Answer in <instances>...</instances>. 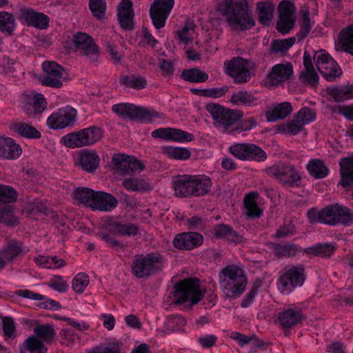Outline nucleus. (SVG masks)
<instances>
[{
  "label": "nucleus",
  "mask_w": 353,
  "mask_h": 353,
  "mask_svg": "<svg viewBox=\"0 0 353 353\" xmlns=\"http://www.w3.org/2000/svg\"><path fill=\"white\" fill-rule=\"evenodd\" d=\"M304 129V125L294 115L292 119L288 120L285 123L279 126V130L290 135H296Z\"/></svg>",
  "instance_id": "49"
},
{
  "label": "nucleus",
  "mask_w": 353,
  "mask_h": 353,
  "mask_svg": "<svg viewBox=\"0 0 353 353\" xmlns=\"http://www.w3.org/2000/svg\"><path fill=\"white\" fill-rule=\"evenodd\" d=\"M174 0H154L150 9L152 23L157 29L165 26L174 6Z\"/></svg>",
  "instance_id": "16"
},
{
  "label": "nucleus",
  "mask_w": 353,
  "mask_h": 353,
  "mask_svg": "<svg viewBox=\"0 0 353 353\" xmlns=\"http://www.w3.org/2000/svg\"><path fill=\"white\" fill-rule=\"evenodd\" d=\"M336 50H342L353 54V26L343 29L339 34Z\"/></svg>",
  "instance_id": "37"
},
{
  "label": "nucleus",
  "mask_w": 353,
  "mask_h": 353,
  "mask_svg": "<svg viewBox=\"0 0 353 353\" xmlns=\"http://www.w3.org/2000/svg\"><path fill=\"white\" fill-rule=\"evenodd\" d=\"M332 305L336 307H353V292H343L337 295Z\"/></svg>",
  "instance_id": "57"
},
{
  "label": "nucleus",
  "mask_w": 353,
  "mask_h": 353,
  "mask_svg": "<svg viewBox=\"0 0 353 353\" xmlns=\"http://www.w3.org/2000/svg\"><path fill=\"white\" fill-rule=\"evenodd\" d=\"M295 116L305 126L316 120V112L313 108L303 107L295 114Z\"/></svg>",
  "instance_id": "55"
},
{
  "label": "nucleus",
  "mask_w": 353,
  "mask_h": 353,
  "mask_svg": "<svg viewBox=\"0 0 353 353\" xmlns=\"http://www.w3.org/2000/svg\"><path fill=\"white\" fill-rule=\"evenodd\" d=\"M181 77L185 81L191 83H203L208 79V74L198 68L184 70Z\"/></svg>",
  "instance_id": "51"
},
{
  "label": "nucleus",
  "mask_w": 353,
  "mask_h": 353,
  "mask_svg": "<svg viewBox=\"0 0 353 353\" xmlns=\"http://www.w3.org/2000/svg\"><path fill=\"white\" fill-rule=\"evenodd\" d=\"M89 283V276L83 272H79L74 276L72 281V288L76 293L81 294L85 291Z\"/></svg>",
  "instance_id": "53"
},
{
  "label": "nucleus",
  "mask_w": 353,
  "mask_h": 353,
  "mask_svg": "<svg viewBox=\"0 0 353 353\" xmlns=\"http://www.w3.org/2000/svg\"><path fill=\"white\" fill-rule=\"evenodd\" d=\"M334 250V246L329 243L317 244L315 246L308 248L306 252L308 254H313L323 257L330 256L332 255Z\"/></svg>",
  "instance_id": "58"
},
{
  "label": "nucleus",
  "mask_w": 353,
  "mask_h": 353,
  "mask_svg": "<svg viewBox=\"0 0 353 353\" xmlns=\"http://www.w3.org/2000/svg\"><path fill=\"white\" fill-rule=\"evenodd\" d=\"M255 101L254 97L247 91H239L232 94L230 101L234 105H250Z\"/></svg>",
  "instance_id": "54"
},
{
  "label": "nucleus",
  "mask_w": 353,
  "mask_h": 353,
  "mask_svg": "<svg viewBox=\"0 0 353 353\" xmlns=\"http://www.w3.org/2000/svg\"><path fill=\"white\" fill-rule=\"evenodd\" d=\"M322 76L329 81H334L342 74V70L338 63L332 59L331 61L318 68Z\"/></svg>",
  "instance_id": "38"
},
{
  "label": "nucleus",
  "mask_w": 353,
  "mask_h": 353,
  "mask_svg": "<svg viewBox=\"0 0 353 353\" xmlns=\"http://www.w3.org/2000/svg\"><path fill=\"white\" fill-rule=\"evenodd\" d=\"M314 23V21H311L309 18V11H305L303 14V19L301 23L300 30L296 34L299 40H302L308 35Z\"/></svg>",
  "instance_id": "60"
},
{
  "label": "nucleus",
  "mask_w": 353,
  "mask_h": 353,
  "mask_svg": "<svg viewBox=\"0 0 353 353\" xmlns=\"http://www.w3.org/2000/svg\"><path fill=\"white\" fill-rule=\"evenodd\" d=\"M304 70L301 71L300 79L304 82L312 85L318 82L319 77L312 65L310 55L306 52L303 55Z\"/></svg>",
  "instance_id": "34"
},
{
  "label": "nucleus",
  "mask_w": 353,
  "mask_h": 353,
  "mask_svg": "<svg viewBox=\"0 0 353 353\" xmlns=\"http://www.w3.org/2000/svg\"><path fill=\"white\" fill-rule=\"evenodd\" d=\"M161 150L162 154L166 157L174 160L185 161L191 156V152L188 148L182 147L168 145L163 147Z\"/></svg>",
  "instance_id": "42"
},
{
  "label": "nucleus",
  "mask_w": 353,
  "mask_h": 353,
  "mask_svg": "<svg viewBox=\"0 0 353 353\" xmlns=\"http://www.w3.org/2000/svg\"><path fill=\"white\" fill-rule=\"evenodd\" d=\"M327 92L336 102L353 99V84L331 87L327 89Z\"/></svg>",
  "instance_id": "35"
},
{
  "label": "nucleus",
  "mask_w": 353,
  "mask_h": 353,
  "mask_svg": "<svg viewBox=\"0 0 353 353\" xmlns=\"http://www.w3.org/2000/svg\"><path fill=\"white\" fill-rule=\"evenodd\" d=\"M19 145L10 138L0 137V157L7 159H15L21 154Z\"/></svg>",
  "instance_id": "28"
},
{
  "label": "nucleus",
  "mask_w": 353,
  "mask_h": 353,
  "mask_svg": "<svg viewBox=\"0 0 353 353\" xmlns=\"http://www.w3.org/2000/svg\"><path fill=\"white\" fill-rule=\"evenodd\" d=\"M166 265V260L159 252L137 254L132 263V274L138 279L148 278L161 271Z\"/></svg>",
  "instance_id": "6"
},
{
  "label": "nucleus",
  "mask_w": 353,
  "mask_h": 353,
  "mask_svg": "<svg viewBox=\"0 0 353 353\" xmlns=\"http://www.w3.org/2000/svg\"><path fill=\"white\" fill-rule=\"evenodd\" d=\"M131 0H122L117 7V18L121 27L125 30L134 28V11Z\"/></svg>",
  "instance_id": "24"
},
{
  "label": "nucleus",
  "mask_w": 353,
  "mask_h": 353,
  "mask_svg": "<svg viewBox=\"0 0 353 353\" xmlns=\"http://www.w3.org/2000/svg\"><path fill=\"white\" fill-rule=\"evenodd\" d=\"M103 131L97 126L68 133L61 138V143L68 148H75L92 145L102 138Z\"/></svg>",
  "instance_id": "8"
},
{
  "label": "nucleus",
  "mask_w": 353,
  "mask_h": 353,
  "mask_svg": "<svg viewBox=\"0 0 353 353\" xmlns=\"http://www.w3.org/2000/svg\"><path fill=\"white\" fill-rule=\"evenodd\" d=\"M89 7L95 17L102 19L105 16L106 10L105 0H90Z\"/></svg>",
  "instance_id": "61"
},
{
  "label": "nucleus",
  "mask_w": 353,
  "mask_h": 353,
  "mask_svg": "<svg viewBox=\"0 0 353 353\" xmlns=\"http://www.w3.org/2000/svg\"><path fill=\"white\" fill-rule=\"evenodd\" d=\"M220 285L228 297H236L241 294L247 285V278L241 268L236 265L224 268L219 274Z\"/></svg>",
  "instance_id": "5"
},
{
  "label": "nucleus",
  "mask_w": 353,
  "mask_h": 353,
  "mask_svg": "<svg viewBox=\"0 0 353 353\" xmlns=\"http://www.w3.org/2000/svg\"><path fill=\"white\" fill-rule=\"evenodd\" d=\"M112 111L123 119H130L142 123H152L156 119H164L162 112L154 109L136 106L132 103H123L115 104L112 107Z\"/></svg>",
  "instance_id": "7"
},
{
  "label": "nucleus",
  "mask_w": 353,
  "mask_h": 353,
  "mask_svg": "<svg viewBox=\"0 0 353 353\" xmlns=\"http://www.w3.org/2000/svg\"><path fill=\"white\" fill-rule=\"evenodd\" d=\"M77 112L70 105L58 109L47 119L48 126L54 130L72 125L77 120Z\"/></svg>",
  "instance_id": "13"
},
{
  "label": "nucleus",
  "mask_w": 353,
  "mask_h": 353,
  "mask_svg": "<svg viewBox=\"0 0 353 353\" xmlns=\"http://www.w3.org/2000/svg\"><path fill=\"white\" fill-rule=\"evenodd\" d=\"M274 5L270 1H259L256 5V12L261 23L268 26L273 17Z\"/></svg>",
  "instance_id": "33"
},
{
  "label": "nucleus",
  "mask_w": 353,
  "mask_h": 353,
  "mask_svg": "<svg viewBox=\"0 0 353 353\" xmlns=\"http://www.w3.org/2000/svg\"><path fill=\"white\" fill-rule=\"evenodd\" d=\"M309 174L315 179H324L330 172L324 161L319 159H310L306 166Z\"/></svg>",
  "instance_id": "36"
},
{
  "label": "nucleus",
  "mask_w": 353,
  "mask_h": 353,
  "mask_svg": "<svg viewBox=\"0 0 353 353\" xmlns=\"http://www.w3.org/2000/svg\"><path fill=\"white\" fill-rule=\"evenodd\" d=\"M217 8L235 30H247L254 25L248 12L246 0H223L218 4Z\"/></svg>",
  "instance_id": "1"
},
{
  "label": "nucleus",
  "mask_w": 353,
  "mask_h": 353,
  "mask_svg": "<svg viewBox=\"0 0 353 353\" xmlns=\"http://www.w3.org/2000/svg\"><path fill=\"white\" fill-rule=\"evenodd\" d=\"M29 251L27 246L21 241L10 240L1 250L0 254L8 262L12 261L18 256H23Z\"/></svg>",
  "instance_id": "26"
},
{
  "label": "nucleus",
  "mask_w": 353,
  "mask_h": 353,
  "mask_svg": "<svg viewBox=\"0 0 353 353\" xmlns=\"http://www.w3.org/2000/svg\"><path fill=\"white\" fill-rule=\"evenodd\" d=\"M292 112V107L290 102H282L272 105L265 112L268 121L274 122L279 119H284Z\"/></svg>",
  "instance_id": "27"
},
{
  "label": "nucleus",
  "mask_w": 353,
  "mask_h": 353,
  "mask_svg": "<svg viewBox=\"0 0 353 353\" xmlns=\"http://www.w3.org/2000/svg\"><path fill=\"white\" fill-rule=\"evenodd\" d=\"M203 242L201 234L197 232H182L173 239V245L180 250H192L201 245Z\"/></svg>",
  "instance_id": "22"
},
{
  "label": "nucleus",
  "mask_w": 353,
  "mask_h": 353,
  "mask_svg": "<svg viewBox=\"0 0 353 353\" xmlns=\"http://www.w3.org/2000/svg\"><path fill=\"white\" fill-rule=\"evenodd\" d=\"M295 37L276 40L272 42V50L276 52H287L295 43Z\"/></svg>",
  "instance_id": "62"
},
{
  "label": "nucleus",
  "mask_w": 353,
  "mask_h": 353,
  "mask_svg": "<svg viewBox=\"0 0 353 353\" xmlns=\"http://www.w3.org/2000/svg\"><path fill=\"white\" fill-rule=\"evenodd\" d=\"M34 261L42 268L58 269L65 265V261L63 259H59L57 256H39L34 258Z\"/></svg>",
  "instance_id": "47"
},
{
  "label": "nucleus",
  "mask_w": 353,
  "mask_h": 353,
  "mask_svg": "<svg viewBox=\"0 0 353 353\" xmlns=\"http://www.w3.org/2000/svg\"><path fill=\"white\" fill-rule=\"evenodd\" d=\"M50 288L59 293H65L68 290V283L61 276H53L48 282Z\"/></svg>",
  "instance_id": "59"
},
{
  "label": "nucleus",
  "mask_w": 353,
  "mask_h": 353,
  "mask_svg": "<svg viewBox=\"0 0 353 353\" xmlns=\"http://www.w3.org/2000/svg\"><path fill=\"white\" fill-rule=\"evenodd\" d=\"M259 194L256 192L247 194L244 197V207L248 216L255 219L261 216L263 210L256 203V198Z\"/></svg>",
  "instance_id": "39"
},
{
  "label": "nucleus",
  "mask_w": 353,
  "mask_h": 353,
  "mask_svg": "<svg viewBox=\"0 0 353 353\" xmlns=\"http://www.w3.org/2000/svg\"><path fill=\"white\" fill-rule=\"evenodd\" d=\"M94 193L92 189L79 187L74 190L73 198L77 202L90 208Z\"/></svg>",
  "instance_id": "48"
},
{
  "label": "nucleus",
  "mask_w": 353,
  "mask_h": 353,
  "mask_svg": "<svg viewBox=\"0 0 353 353\" xmlns=\"http://www.w3.org/2000/svg\"><path fill=\"white\" fill-rule=\"evenodd\" d=\"M214 234L216 238L224 239L232 243H239L241 236L227 225H218L214 228Z\"/></svg>",
  "instance_id": "44"
},
{
  "label": "nucleus",
  "mask_w": 353,
  "mask_h": 353,
  "mask_svg": "<svg viewBox=\"0 0 353 353\" xmlns=\"http://www.w3.org/2000/svg\"><path fill=\"white\" fill-rule=\"evenodd\" d=\"M305 280L303 265H292L285 268L277 281L278 290L282 294H290L296 288L303 284Z\"/></svg>",
  "instance_id": "10"
},
{
  "label": "nucleus",
  "mask_w": 353,
  "mask_h": 353,
  "mask_svg": "<svg viewBox=\"0 0 353 353\" xmlns=\"http://www.w3.org/2000/svg\"><path fill=\"white\" fill-rule=\"evenodd\" d=\"M119 82L122 85L137 90L145 88L148 84L144 77L136 74L123 76L120 78Z\"/></svg>",
  "instance_id": "45"
},
{
  "label": "nucleus",
  "mask_w": 353,
  "mask_h": 353,
  "mask_svg": "<svg viewBox=\"0 0 353 353\" xmlns=\"http://www.w3.org/2000/svg\"><path fill=\"white\" fill-rule=\"evenodd\" d=\"M17 192L8 185H0V201L11 203L17 199Z\"/></svg>",
  "instance_id": "63"
},
{
  "label": "nucleus",
  "mask_w": 353,
  "mask_h": 353,
  "mask_svg": "<svg viewBox=\"0 0 353 353\" xmlns=\"http://www.w3.org/2000/svg\"><path fill=\"white\" fill-rule=\"evenodd\" d=\"M17 294L23 298L42 301V302L39 305V307L43 309H53L55 307H59L60 306L59 302L54 301L52 299L46 298L41 294L34 292L29 290H23L17 291Z\"/></svg>",
  "instance_id": "32"
},
{
  "label": "nucleus",
  "mask_w": 353,
  "mask_h": 353,
  "mask_svg": "<svg viewBox=\"0 0 353 353\" xmlns=\"http://www.w3.org/2000/svg\"><path fill=\"white\" fill-rule=\"evenodd\" d=\"M279 19L277 22V30L285 34L291 30L294 26V14L295 6L293 3L288 1H283L279 6Z\"/></svg>",
  "instance_id": "19"
},
{
  "label": "nucleus",
  "mask_w": 353,
  "mask_h": 353,
  "mask_svg": "<svg viewBox=\"0 0 353 353\" xmlns=\"http://www.w3.org/2000/svg\"><path fill=\"white\" fill-rule=\"evenodd\" d=\"M212 181L206 175H181L173 181L174 193L179 197L201 196L208 194Z\"/></svg>",
  "instance_id": "3"
},
{
  "label": "nucleus",
  "mask_w": 353,
  "mask_h": 353,
  "mask_svg": "<svg viewBox=\"0 0 353 353\" xmlns=\"http://www.w3.org/2000/svg\"><path fill=\"white\" fill-rule=\"evenodd\" d=\"M265 172L279 183L288 187H298L301 183V175L294 166L279 163L268 167Z\"/></svg>",
  "instance_id": "9"
},
{
  "label": "nucleus",
  "mask_w": 353,
  "mask_h": 353,
  "mask_svg": "<svg viewBox=\"0 0 353 353\" xmlns=\"http://www.w3.org/2000/svg\"><path fill=\"white\" fill-rule=\"evenodd\" d=\"M2 330L5 339H14L17 336L16 324L10 316H2Z\"/></svg>",
  "instance_id": "56"
},
{
  "label": "nucleus",
  "mask_w": 353,
  "mask_h": 353,
  "mask_svg": "<svg viewBox=\"0 0 353 353\" xmlns=\"http://www.w3.org/2000/svg\"><path fill=\"white\" fill-rule=\"evenodd\" d=\"M151 135L154 139L177 143L190 142L194 139L192 133L174 128H160L153 130Z\"/></svg>",
  "instance_id": "17"
},
{
  "label": "nucleus",
  "mask_w": 353,
  "mask_h": 353,
  "mask_svg": "<svg viewBox=\"0 0 353 353\" xmlns=\"http://www.w3.org/2000/svg\"><path fill=\"white\" fill-rule=\"evenodd\" d=\"M173 297L168 301L174 306L185 304L192 306L198 303L203 297L198 279H186L175 284Z\"/></svg>",
  "instance_id": "4"
},
{
  "label": "nucleus",
  "mask_w": 353,
  "mask_h": 353,
  "mask_svg": "<svg viewBox=\"0 0 353 353\" xmlns=\"http://www.w3.org/2000/svg\"><path fill=\"white\" fill-rule=\"evenodd\" d=\"M109 228L111 232L119 236H134L139 232L138 227L134 223L114 221L109 225Z\"/></svg>",
  "instance_id": "40"
},
{
  "label": "nucleus",
  "mask_w": 353,
  "mask_h": 353,
  "mask_svg": "<svg viewBox=\"0 0 353 353\" xmlns=\"http://www.w3.org/2000/svg\"><path fill=\"white\" fill-rule=\"evenodd\" d=\"M47 351L43 342L34 336L26 339L20 348L21 353H46Z\"/></svg>",
  "instance_id": "41"
},
{
  "label": "nucleus",
  "mask_w": 353,
  "mask_h": 353,
  "mask_svg": "<svg viewBox=\"0 0 353 353\" xmlns=\"http://www.w3.org/2000/svg\"><path fill=\"white\" fill-rule=\"evenodd\" d=\"M33 330L34 336L38 339H41L43 342H49L56 336V331L53 325L49 323L38 325L34 327Z\"/></svg>",
  "instance_id": "50"
},
{
  "label": "nucleus",
  "mask_w": 353,
  "mask_h": 353,
  "mask_svg": "<svg viewBox=\"0 0 353 353\" xmlns=\"http://www.w3.org/2000/svg\"><path fill=\"white\" fill-rule=\"evenodd\" d=\"M275 252L280 257H290L296 254L298 248L292 244L278 245L275 247Z\"/></svg>",
  "instance_id": "64"
},
{
  "label": "nucleus",
  "mask_w": 353,
  "mask_h": 353,
  "mask_svg": "<svg viewBox=\"0 0 353 353\" xmlns=\"http://www.w3.org/2000/svg\"><path fill=\"white\" fill-rule=\"evenodd\" d=\"M22 108L28 115L41 114L47 108L43 94L38 92L24 94L21 97Z\"/></svg>",
  "instance_id": "18"
},
{
  "label": "nucleus",
  "mask_w": 353,
  "mask_h": 353,
  "mask_svg": "<svg viewBox=\"0 0 353 353\" xmlns=\"http://www.w3.org/2000/svg\"><path fill=\"white\" fill-rule=\"evenodd\" d=\"M72 43L77 52L87 57L91 61H96L99 57V49L92 37L85 32L74 34Z\"/></svg>",
  "instance_id": "15"
},
{
  "label": "nucleus",
  "mask_w": 353,
  "mask_h": 353,
  "mask_svg": "<svg viewBox=\"0 0 353 353\" xmlns=\"http://www.w3.org/2000/svg\"><path fill=\"white\" fill-rule=\"evenodd\" d=\"M11 130L26 139H37L41 137V134L38 130L23 121H15L11 125Z\"/></svg>",
  "instance_id": "31"
},
{
  "label": "nucleus",
  "mask_w": 353,
  "mask_h": 353,
  "mask_svg": "<svg viewBox=\"0 0 353 353\" xmlns=\"http://www.w3.org/2000/svg\"><path fill=\"white\" fill-rule=\"evenodd\" d=\"M100 157L94 150L84 149L77 155L76 164H78L84 171L92 173L99 167Z\"/></svg>",
  "instance_id": "23"
},
{
  "label": "nucleus",
  "mask_w": 353,
  "mask_h": 353,
  "mask_svg": "<svg viewBox=\"0 0 353 353\" xmlns=\"http://www.w3.org/2000/svg\"><path fill=\"white\" fill-rule=\"evenodd\" d=\"M125 189L131 192H144L151 188V184L143 178L130 177L123 181Z\"/></svg>",
  "instance_id": "43"
},
{
  "label": "nucleus",
  "mask_w": 353,
  "mask_h": 353,
  "mask_svg": "<svg viewBox=\"0 0 353 353\" xmlns=\"http://www.w3.org/2000/svg\"><path fill=\"white\" fill-rule=\"evenodd\" d=\"M339 165L341 179L339 185L343 188L353 186V157L342 159Z\"/></svg>",
  "instance_id": "30"
},
{
  "label": "nucleus",
  "mask_w": 353,
  "mask_h": 353,
  "mask_svg": "<svg viewBox=\"0 0 353 353\" xmlns=\"http://www.w3.org/2000/svg\"><path fill=\"white\" fill-rule=\"evenodd\" d=\"M206 109L211 115L214 125L225 130L232 126L241 117L239 112L225 108L216 103L208 104Z\"/></svg>",
  "instance_id": "12"
},
{
  "label": "nucleus",
  "mask_w": 353,
  "mask_h": 353,
  "mask_svg": "<svg viewBox=\"0 0 353 353\" xmlns=\"http://www.w3.org/2000/svg\"><path fill=\"white\" fill-rule=\"evenodd\" d=\"M293 74L292 64H277L274 65L270 72L267 81L272 85H278L289 79Z\"/></svg>",
  "instance_id": "25"
},
{
  "label": "nucleus",
  "mask_w": 353,
  "mask_h": 353,
  "mask_svg": "<svg viewBox=\"0 0 353 353\" xmlns=\"http://www.w3.org/2000/svg\"><path fill=\"white\" fill-rule=\"evenodd\" d=\"M112 166L121 174L139 173L144 169V165L136 157L123 154H117L113 156Z\"/></svg>",
  "instance_id": "14"
},
{
  "label": "nucleus",
  "mask_w": 353,
  "mask_h": 353,
  "mask_svg": "<svg viewBox=\"0 0 353 353\" xmlns=\"http://www.w3.org/2000/svg\"><path fill=\"white\" fill-rule=\"evenodd\" d=\"M225 72L233 78L236 83H245L251 77L252 63L241 57H234L224 63Z\"/></svg>",
  "instance_id": "11"
},
{
  "label": "nucleus",
  "mask_w": 353,
  "mask_h": 353,
  "mask_svg": "<svg viewBox=\"0 0 353 353\" xmlns=\"http://www.w3.org/2000/svg\"><path fill=\"white\" fill-rule=\"evenodd\" d=\"M307 216L311 223H321L331 226L340 223L347 225L353 221V215L350 210L339 204L330 205L321 210L310 209Z\"/></svg>",
  "instance_id": "2"
},
{
  "label": "nucleus",
  "mask_w": 353,
  "mask_h": 353,
  "mask_svg": "<svg viewBox=\"0 0 353 353\" xmlns=\"http://www.w3.org/2000/svg\"><path fill=\"white\" fill-rule=\"evenodd\" d=\"M118 203L117 199L111 194L95 191L90 208L94 211L111 212Z\"/></svg>",
  "instance_id": "21"
},
{
  "label": "nucleus",
  "mask_w": 353,
  "mask_h": 353,
  "mask_svg": "<svg viewBox=\"0 0 353 353\" xmlns=\"http://www.w3.org/2000/svg\"><path fill=\"white\" fill-rule=\"evenodd\" d=\"M42 68L46 73V76L42 79L43 85L53 88L62 85L63 69L60 65L53 61H45L42 64Z\"/></svg>",
  "instance_id": "20"
},
{
  "label": "nucleus",
  "mask_w": 353,
  "mask_h": 353,
  "mask_svg": "<svg viewBox=\"0 0 353 353\" xmlns=\"http://www.w3.org/2000/svg\"><path fill=\"white\" fill-rule=\"evenodd\" d=\"M17 27L15 19L12 14L0 11V31L8 36L13 34Z\"/></svg>",
  "instance_id": "46"
},
{
  "label": "nucleus",
  "mask_w": 353,
  "mask_h": 353,
  "mask_svg": "<svg viewBox=\"0 0 353 353\" xmlns=\"http://www.w3.org/2000/svg\"><path fill=\"white\" fill-rule=\"evenodd\" d=\"M267 159L265 151L254 143H248L246 161H264Z\"/></svg>",
  "instance_id": "52"
},
{
  "label": "nucleus",
  "mask_w": 353,
  "mask_h": 353,
  "mask_svg": "<svg viewBox=\"0 0 353 353\" xmlns=\"http://www.w3.org/2000/svg\"><path fill=\"white\" fill-rule=\"evenodd\" d=\"M303 319L299 310H283L278 314L276 322L285 330L292 328Z\"/></svg>",
  "instance_id": "29"
}]
</instances>
